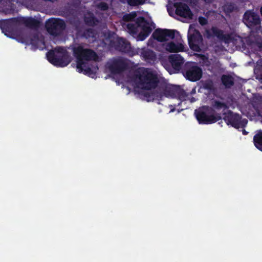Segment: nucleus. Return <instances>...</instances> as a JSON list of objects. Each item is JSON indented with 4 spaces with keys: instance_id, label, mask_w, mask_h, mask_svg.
I'll list each match as a JSON object with an SVG mask.
<instances>
[{
    "instance_id": "1",
    "label": "nucleus",
    "mask_w": 262,
    "mask_h": 262,
    "mask_svg": "<svg viewBox=\"0 0 262 262\" xmlns=\"http://www.w3.org/2000/svg\"><path fill=\"white\" fill-rule=\"evenodd\" d=\"M158 82L157 73L150 69H139L133 77H126L124 80H119L118 82L126 88L127 93L133 91L140 93L143 90L155 88Z\"/></svg>"
},
{
    "instance_id": "2",
    "label": "nucleus",
    "mask_w": 262,
    "mask_h": 262,
    "mask_svg": "<svg viewBox=\"0 0 262 262\" xmlns=\"http://www.w3.org/2000/svg\"><path fill=\"white\" fill-rule=\"evenodd\" d=\"M73 53L77 59L76 68L79 73H83L94 77L97 70V67H90L89 61L96 60L97 56L96 53L89 49H83L81 46H76L73 48Z\"/></svg>"
},
{
    "instance_id": "3",
    "label": "nucleus",
    "mask_w": 262,
    "mask_h": 262,
    "mask_svg": "<svg viewBox=\"0 0 262 262\" xmlns=\"http://www.w3.org/2000/svg\"><path fill=\"white\" fill-rule=\"evenodd\" d=\"M129 33L135 37L137 40H144L155 28V25L149 19L145 20L142 17H138L136 21V26L135 27L130 23L127 25Z\"/></svg>"
},
{
    "instance_id": "4",
    "label": "nucleus",
    "mask_w": 262,
    "mask_h": 262,
    "mask_svg": "<svg viewBox=\"0 0 262 262\" xmlns=\"http://www.w3.org/2000/svg\"><path fill=\"white\" fill-rule=\"evenodd\" d=\"M49 61L52 64L59 67L67 66L71 61L72 58L64 49L58 47L47 54Z\"/></svg>"
},
{
    "instance_id": "5",
    "label": "nucleus",
    "mask_w": 262,
    "mask_h": 262,
    "mask_svg": "<svg viewBox=\"0 0 262 262\" xmlns=\"http://www.w3.org/2000/svg\"><path fill=\"white\" fill-rule=\"evenodd\" d=\"M163 95L167 97H177L182 104L183 101L190 100L191 102H194L195 99L191 97V95L196 93L195 88H193L191 91L190 95L186 94L184 91L179 86H175L170 84H167L162 88ZM180 103L178 104L180 105Z\"/></svg>"
},
{
    "instance_id": "6",
    "label": "nucleus",
    "mask_w": 262,
    "mask_h": 262,
    "mask_svg": "<svg viewBox=\"0 0 262 262\" xmlns=\"http://www.w3.org/2000/svg\"><path fill=\"white\" fill-rule=\"evenodd\" d=\"M176 35L179 36V33L176 30L157 29L152 35L153 38H150L148 41V45L155 47L156 44L155 40L165 43L175 38Z\"/></svg>"
},
{
    "instance_id": "7",
    "label": "nucleus",
    "mask_w": 262,
    "mask_h": 262,
    "mask_svg": "<svg viewBox=\"0 0 262 262\" xmlns=\"http://www.w3.org/2000/svg\"><path fill=\"white\" fill-rule=\"evenodd\" d=\"M195 114L198 121L201 124L213 123L221 119L220 116L212 115L210 110L206 107L196 110Z\"/></svg>"
},
{
    "instance_id": "8",
    "label": "nucleus",
    "mask_w": 262,
    "mask_h": 262,
    "mask_svg": "<svg viewBox=\"0 0 262 262\" xmlns=\"http://www.w3.org/2000/svg\"><path fill=\"white\" fill-rule=\"evenodd\" d=\"M188 40L190 48L195 51L201 50L202 44V37L196 30L195 26L191 25L188 32Z\"/></svg>"
},
{
    "instance_id": "9",
    "label": "nucleus",
    "mask_w": 262,
    "mask_h": 262,
    "mask_svg": "<svg viewBox=\"0 0 262 262\" xmlns=\"http://www.w3.org/2000/svg\"><path fill=\"white\" fill-rule=\"evenodd\" d=\"M163 48L170 53H177L185 51V47L183 40L179 35H176L175 38L171 39L167 42L162 44Z\"/></svg>"
},
{
    "instance_id": "10",
    "label": "nucleus",
    "mask_w": 262,
    "mask_h": 262,
    "mask_svg": "<svg viewBox=\"0 0 262 262\" xmlns=\"http://www.w3.org/2000/svg\"><path fill=\"white\" fill-rule=\"evenodd\" d=\"M224 119L228 125H231L236 128L244 126L247 123V120H241L239 115L233 114L231 112L225 114Z\"/></svg>"
},
{
    "instance_id": "11",
    "label": "nucleus",
    "mask_w": 262,
    "mask_h": 262,
    "mask_svg": "<svg viewBox=\"0 0 262 262\" xmlns=\"http://www.w3.org/2000/svg\"><path fill=\"white\" fill-rule=\"evenodd\" d=\"M244 22L249 28H252L256 30H259L260 27L259 16L251 11L245 13Z\"/></svg>"
},
{
    "instance_id": "12",
    "label": "nucleus",
    "mask_w": 262,
    "mask_h": 262,
    "mask_svg": "<svg viewBox=\"0 0 262 262\" xmlns=\"http://www.w3.org/2000/svg\"><path fill=\"white\" fill-rule=\"evenodd\" d=\"M46 26L48 31L50 33L55 34L58 31L64 28L65 24L64 21L61 19L51 18L46 22Z\"/></svg>"
},
{
    "instance_id": "13",
    "label": "nucleus",
    "mask_w": 262,
    "mask_h": 262,
    "mask_svg": "<svg viewBox=\"0 0 262 262\" xmlns=\"http://www.w3.org/2000/svg\"><path fill=\"white\" fill-rule=\"evenodd\" d=\"M124 68V64L121 60H113L107 63L106 66V72L114 76L119 74Z\"/></svg>"
},
{
    "instance_id": "14",
    "label": "nucleus",
    "mask_w": 262,
    "mask_h": 262,
    "mask_svg": "<svg viewBox=\"0 0 262 262\" xmlns=\"http://www.w3.org/2000/svg\"><path fill=\"white\" fill-rule=\"evenodd\" d=\"M176 8V14L182 17L190 19L192 18V13L189 7L182 3H176L174 4Z\"/></svg>"
},
{
    "instance_id": "15",
    "label": "nucleus",
    "mask_w": 262,
    "mask_h": 262,
    "mask_svg": "<svg viewBox=\"0 0 262 262\" xmlns=\"http://www.w3.org/2000/svg\"><path fill=\"white\" fill-rule=\"evenodd\" d=\"M202 75V70L197 66H192L189 68L185 74V77L192 81L199 80Z\"/></svg>"
},
{
    "instance_id": "16",
    "label": "nucleus",
    "mask_w": 262,
    "mask_h": 262,
    "mask_svg": "<svg viewBox=\"0 0 262 262\" xmlns=\"http://www.w3.org/2000/svg\"><path fill=\"white\" fill-rule=\"evenodd\" d=\"M204 36L208 38L216 36L220 39H224L226 41H227V36L223 34V32L222 31L218 30L216 28H212L211 29L207 30L205 31Z\"/></svg>"
},
{
    "instance_id": "17",
    "label": "nucleus",
    "mask_w": 262,
    "mask_h": 262,
    "mask_svg": "<svg viewBox=\"0 0 262 262\" xmlns=\"http://www.w3.org/2000/svg\"><path fill=\"white\" fill-rule=\"evenodd\" d=\"M170 61L172 67L176 71H178L180 69L184 62L182 56L178 54L170 56Z\"/></svg>"
},
{
    "instance_id": "18",
    "label": "nucleus",
    "mask_w": 262,
    "mask_h": 262,
    "mask_svg": "<svg viewBox=\"0 0 262 262\" xmlns=\"http://www.w3.org/2000/svg\"><path fill=\"white\" fill-rule=\"evenodd\" d=\"M0 11L6 14L13 12L12 4L9 0H0Z\"/></svg>"
},
{
    "instance_id": "19",
    "label": "nucleus",
    "mask_w": 262,
    "mask_h": 262,
    "mask_svg": "<svg viewBox=\"0 0 262 262\" xmlns=\"http://www.w3.org/2000/svg\"><path fill=\"white\" fill-rule=\"evenodd\" d=\"M138 53L140 54L142 57L145 58L148 62L154 61L156 59L155 53L149 50H145L144 49L138 50Z\"/></svg>"
},
{
    "instance_id": "20",
    "label": "nucleus",
    "mask_w": 262,
    "mask_h": 262,
    "mask_svg": "<svg viewBox=\"0 0 262 262\" xmlns=\"http://www.w3.org/2000/svg\"><path fill=\"white\" fill-rule=\"evenodd\" d=\"M116 41L118 43V45L117 46V48L119 50L123 52H126L130 48L129 43L124 39L122 38H117Z\"/></svg>"
},
{
    "instance_id": "21",
    "label": "nucleus",
    "mask_w": 262,
    "mask_h": 262,
    "mask_svg": "<svg viewBox=\"0 0 262 262\" xmlns=\"http://www.w3.org/2000/svg\"><path fill=\"white\" fill-rule=\"evenodd\" d=\"M10 20H12L11 23L12 25L14 24H25L26 26H31L32 25V22L33 20L30 18H25V17H19L17 19H10Z\"/></svg>"
},
{
    "instance_id": "22",
    "label": "nucleus",
    "mask_w": 262,
    "mask_h": 262,
    "mask_svg": "<svg viewBox=\"0 0 262 262\" xmlns=\"http://www.w3.org/2000/svg\"><path fill=\"white\" fill-rule=\"evenodd\" d=\"M255 146L262 151V132H259L254 137Z\"/></svg>"
},
{
    "instance_id": "23",
    "label": "nucleus",
    "mask_w": 262,
    "mask_h": 262,
    "mask_svg": "<svg viewBox=\"0 0 262 262\" xmlns=\"http://www.w3.org/2000/svg\"><path fill=\"white\" fill-rule=\"evenodd\" d=\"M246 115L250 117L251 119H253L254 117L258 116H261L262 115L259 112V111L253 107V110H251L249 112L246 113Z\"/></svg>"
},
{
    "instance_id": "24",
    "label": "nucleus",
    "mask_w": 262,
    "mask_h": 262,
    "mask_svg": "<svg viewBox=\"0 0 262 262\" xmlns=\"http://www.w3.org/2000/svg\"><path fill=\"white\" fill-rule=\"evenodd\" d=\"M223 84L226 86H230L233 84V79L231 76L224 75L222 78Z\"/></svg>"
},
{
    "instance_id": "25",
    "label": "nucleus",
    "mask_w": 262,
    "mask_h": 262,
    "mask_svg": "<svg viewBox=\"0 0 262 262\" xmlns=\"http://www.w3.org/2000/svg\"><path fill=\"white\" fill-rule=\"evenodd\" d=\"M12 20H2L0 21V27L1 29L2 30V31L5 35H7V33L4 32V30L7 28H8V25H12V24L11 23V21Z\"/></svg>"
},
{
    "instance_id": "26",
    "label": "nucleus",
    "mask_w": 262,
    "mask_h": 262,
    "mask_svg": "<svg viewBox=\"0 0 262 262\" xmlns=\"http://www.w3.org/2000/svg\"><path fill=\"white\" fill-rule=\"evenodd\" d=\"M12 20H2L0 21V27L1 29L2 30V31L5 35H7V33L4 32V30L7 28H8V25H12V24L11 23V21Z\"/></svg>"
},
{
    "instance_id": "27",
    "label": "nucleus",
    "mask_w": 262,
    "mask_h": 262,
    "mask_svg": "<svg viewBox=\"0 0 262 262\" xmlns=\"http://www.w3.org/2000/svg\"><path fill=\"white\" fill-rule=\"evenodd\" d=\"M138 16L135 12H132L129 14H125L123 16V19L125 21H132Z\"/></svg>"
},
{
    "instance_id": "28",
    "label": "nucleus",
    "mask_w": 262,
    "mask_h": 262,
    "mask_svg": "<svg viewBox=\"0 0 262 262\" xmlns=\"http://www.w3.org/2000/svg\"><path fill=\"white\" fill-rule=\"evenodd\" d=\"M127 3L130 6H137L138 5L143 4L144 3L145 0H126Z\"/></svg>"
},
{
    "instance_id": "29",
    "label": "nucleus",
    "mask_w": 262,
    "mask_h": 262,
    "mask_svg": "<svg viewBox=\"0 0 262 262\" xmlns=\"http://www.w3.org/2000/svg\"><path fill=\"white\" fill-rule=\"evenodd\" d=\"M85 21L90 25L95 24V20L91 14H88L85 16Z\"/></svg>"
},
{
    "instance_id": "30",
    "label": "nucleus",
    "mask_w": 262,
    "mask_h": 262,
    "mask_svg": "<svg viewBox=\"0 0 262 262\" xmlns=\"http://www.w3.org/2000/svg\"><path fill=\"white\" fill-rule=\"evenodd\" d=\"M21 41L22 42H25L26 43H30V44H32V45H37L38 43L37 41H36V39L34 38V39H28V38H26V37H23L22 38V40H21Z\"/></svg>"
},
{
    "instance_id": "31",
    "label": "nucleus",
    "mask_w": 262,
    "mask_h": 262,
    "mask_svg": "<svg viewBox=\"0 0 262 262\" xmlns=\"http://www.w3.org/2000/svg\"><path fill=\"white\" fill-rule=\"evenodd\" d=\"M97 6L99 9L102 10H105L108 8L107 5L104 2H100L97 4Z\"/></svg>"
},
{
    "instance_id": "32",
    "label": "nucleus",
    "mask_w": 262,
    "mask_h": 262,
    "mask_svg": "<svg viewBox=\"0 0 262 262\" xmlns=\"http://www.w3.org/2000/svg\"><path fill=\"white\" fill-rule=\"evenodd\" d=\"M252 48H258L260 50H262V42L256 41V42H253L251 45Z\"/></svg>"
},
{
    "instance_id": "33",
    "label": "nucleus",
    "mask_w": 262,
    "mask_h": 262,
    "mask_svg": "<svg viewBox=\"0 0 262 262\" xmlns=\"http://www.w3.org/2000/svg\"><path fill=\"white\" fill-rule=\"evenodd\" d=\"M201 59L202 60V61L201 62L202 64H205V65H207V66L208 64L207 58H206L204 56H201Z\"/></svg>"
},
{
    "instance_id": "34",
    "label": "nucleus",
    "mask_w": 262,
    "mask_h": 262,
    "mask_svg": "<svg viewBox=\"0 0 262 262\" xmlns=\"http://www.w3.org/2000/svg\"><path fill=\"white\" fill-rule=\"evenodd\" d=\"M199 20L202 25H205L207 23V20L203 17H200Z\"/></svg>"
},
{
    "instance_id": "35",
    "label": "nucleus",
    "mask_w": 262,
    "mask_h": 262,
    "mask_svg": "<svg viewBox=\"0 0 262 262\" xmlns=\"http://www.w3.org/2000/svg\"><path fill=\"white\" fill-rule=\"evenodd\" d=\"M212 0H205L206 3H210Z\"/></svg>"
},
{
    "instance_id": "36",
    "label": "nucleus",
    "mask_w": 262,
    "mask_h": 262,
    "mask_svg": "<svg viewBox=\"0 0 262 262\" xmlns=\"http://www.w3.org/2000/svg\"><path fill=\"white\" fill-rule=\"evenodd\" d=\"M174 110V107L172 108L171 109V110L170 111L169 113H171V112H173Z\"/></svg>"
},
{
    "instance_id": "37",
    "label": "nucleus",
    "mask_w": 262,
    "mask_h": 262,
    "mask_svg": "<svg viewBox=\"0 0 262 262\" xmlns=\"http://www.w3.org/2000/svg\"><path fill=\"white\" fill-rule=\"evenodd\" d=\"M116 0H112V5L113 6L114 5V3H115V2L116 1Z\"/></svg>"
},
{
    "instance_id": "38",
    "label": "nucleus",
    "mask_w": 262,
    "mask_h": 262,
    "mask_svg": "<svg viewBox=\"0 0 262 262\" xmlns=\"http://www.w3.org/2000/svg\"><path fill=\"white\" fill-rule=\"evenodd\" d=\"M243 132L244 135H246L247 134L245 130H243Z\"/></svg>"
},
{
    "instance_id": "39",
    "label": "nucleus",
    "mask_w": 262,
    "mask_h": 262,
    "mask_svg": "<svg viewBox=\"0 0 262 262\" xmlns=\"http://www.w3.org/2000/svg\"><path fill=\"white\" fill-rule=\"evenodd\" d=\"M260 12H261V15H262V7L261 8Z\"/></svg>"
},
{
    "instance_id": "40",
    "label": "nucleus",
    "mask_w": 262,
    "mask_h": 262,
    "mask_svg": "<svg viewBox=\"0 0 262 262\" xmlns=\"http://www.w3.org/2000/svg\"><path fill=\"white\" fill-rule=\"evenodd\" d=\"M168 11H169V13L170 14V12L169 11V9H168Z\"/></svg>"
}]
</instances>
